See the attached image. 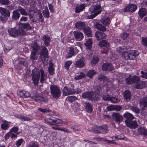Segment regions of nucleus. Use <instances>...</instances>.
<instances>
[{
  "instance_id": "f257e3e1",
  "label": "nucleus",
  "mask_w": 147,
  "mask_h": 147,
  "mask_svg": "<svg viewBox=\"0 0 147 147\" xmlns=\"http://www.w3.org/2000/svg\"><path fill=\"white\" fill-rule=\"evenodd\" d=\"M18 24L19 28L17 30L15 28L8 29V33L10 36L13 37H16L19 35H25L26 34H28L26 31L32 29V28L29 23L18 22Z\"/></svg>"
},
{
  "instance_id": "f03ea898",
  "label": "nucleus",
  "mask_w": 147,
  "mask_h": 147,
  "mask_svg": "<svg viewBox=\"0 0 147 147\" xmlns=\"http://www.w3.org/2000/svg\"><path fill=\"white\" fill-rule=\"evenodd\" d=\"M45 122L48 124L51 125L56 126V127L53 126L52 127V129L55 130H60V128L58 127L59 125L57 124H61L62 123V121L61 120L58 118H46L45 119Z\"/></svg>"
},
{
  "instance_id": "7ed1b4c3",
  "label": "nucleus",
  "mask_w": 147,
  "mask_h": 147,
  "mask_svg": "<svg viewBox=\"0 0 147 147\" xmlns=\"http://www.w3.org/2000/svg\"><path fill=\"white\" fill-rule=\"evenodd\" d=\"M50 90L51 96L53 99H57L61 95V90L57 85H51L50 86Z\"/></svg>"
},
{
  "instance_id": "20e7f679",
  "label": "nucleus",
  "mask_w": 147,
  "mask_h": 147,
  "mask_svg": "<svg viewBox=\"0 0 147 147\" xmlns=\"http://www.w3.org/2000/svg\"><path fill=\"white\" fill-rule=\"evenodd\" d=\"M101 7L99 5H96L92 6L90 8V11L91 14L88 16L89 19H92L100 13Z\"/></svg>"
},
{
  "instance_id": "39448f33",
  "label": "nucleus",
  "mask_w": 147,
  "mask_h": 147,
  "mask_svg": "<svg viewBox=\"0 0 147 147\" xmlns=\"http://www.w3.org/2000/svg\"><path fill=\"white\" fill-rule=\"evenodd\" d=\"M31 76L34 85H38L40 77V69L37 68L33 69L32 71Z\"/></svg>"
},
{
  "instance_id": "423d86ee",
  "label": "nucleus",
  "mask_w": 147,
  "mask_h": 147,
  "mask_svg": "<svg viewBox=\"0 0 147 147\" xmlns=\"http://www.w3.org/2000/svg\"><path fill=\"white\" fill-rule=\"evenodd\" d=\"M42 51L41 53L39 59L43 63L46 64L48 62V50L44 46H42Z\"/></svg>"
},
{
  "instance_id": "0eeeda50",
  "label": "nucleus",
  "mask_w": 147,
  "mask_h": 147,
  "mask_svg": "<svg viewBox=\"0 0 147 147\" xmlns=\"http://www.w3.org/2000/svg\"><path fill=\"white\" fill-rule=\"evenodd\" d=\"M139 53L135 50H130L125 53L124 58L126 59L134 60L139 55Z\"/></svg>"
},
{
  "instance_id": "6e6552de",
  "label": "nucleus",
  "mask_w": 147,
  "mask_h": 147,
  "mask_svg": "<svg viewBox=\"0 0 147 147\" xmlns=\"http://www.w3.org/2000/svg\"><path fill=\"white\" fill-rule=\"evenodd\" d=\"M32 98L33 100L42 104H45L47 103L48 101L47 96L43 95L40 96L36 94L35 96L32 97Z\"/></svg>"
},
{
  "instance_id": "1a4fd4ad",
  "label": "nucleus",
  "mask_w": 147,
  "mask_h": 147,
  "mask_svg": "<svg viewBox=\"0 0 147 147\" xmlns=\"http://www.w3.org/2000/svg\"><path fill=\"white\" fill-rule=\"evenodd\" d=\"M94 93L92 91L87 92L82 94V97L83 98H88L92 100L97 101L98 99V98L96 96H94Z\"/></svg>"
},
{
  "instance_id": "9d476101",
  "label": "nucleus",
  "mask_w": 147,
  "mask_h": 147,
  "mask_svg": "<svg viewBox=\"0 0 147 147\" xmlns=\"http://www.w3.org/2000/svg\"><path fill=\"white\" fill-rule=\"evenodd\" d=\"M99 45L101 47H104V51L102 52V53L107 54L108 53V50L110 49L109 44V42L107 40H103L100 41L99 43Z\"/></svg>"
},
{
  "instance_id": "9b49d317",
  "label": "nucleus",
  "mask_w": 147,
  "mask_h": 147,
  "mask_svg": "<svg viewBox=\"0 0 147 147\" xmlns=\"http://www.w3.org/2000/svg\"><path fill=\"white\" fill-rule=\"evenodd\" d=\"M140 78L138 76H134L132 77H129L125 79V82L127 84H134V86L137 83L138 81H140Z\"/></svg>"
},
{
  "instance_id": "f8f14e48",
  "label": "nucleus",
  "mask_w": 147,
  "mask_h": 147,
  "mask_svg": "<svg viewBox=\"0 0 147 147\" xmlns=\"http://www.w3.org/2000/svg\"><path fill=\"white\" fill-rule=\"evenodd\" d=\"M113 119L116 122L120 123L123 120V117L118 113H113L112 115Z\"/></svg>"
},
{
  "instance_id": "ddd939ff",
  "label": "nucleus",
  "mask_w": 147,
  "mask_h": 147,
  "mask_svg": "<svg viewBox=\"0 0 147 147\" xmlns=\"http://www.w3.org/2000/svg\"><path fill=\"white\" fill-rule=\"evenodd\" d=\"M31 20L33 22L38 23L41 21L42 23L44 21V18L41 13H38L34 17H30Z\"/></svg>"
},
{
  "instance_id": "4468645a",
  "label": "nucleus",
  "mask_w": 147,
  "mask_h": 147,
  "mask_svg": "<svg viewBox=\"0 0 147 147\" xmlns=\"http://www.w3.org/2000/svg\"><path fill=\"white\" fill-rule=\"evenodd\" d=\"M125 123L126 126L130 128L134 129L137 127V122L136 121L126 120L125 121Z\"/></svg>"
},
{
  "instance_id": "2eb2a0df",
  "label": "nucleus",
  "mask_w": 147,
  "mask_h": 147,
  "mask_svg": "<svg viewBox=\"0 0 147 147\" xmlns=\"http://www.w3.org/2000/svg\"><path fill=\"white\" fill-rule=\"evenodd\" d=\"M102 69L105 71H108L114 69V67L110 63H104L102 66Z\"/></svg>"
},
{
  "instance_id": "dca6fc26",
  "label": "nucleus",
  "mask_w": 147,
  "mask_h": 147,
  "mask_svg": "<svg viewBox=\"0 0 147 147\" xmlns=\"http://www.w3.org/2000/svg\"><path fill=\"white\" fill-rule=\"evenodd\" d=\"M139 103L140 107L142 110L146 109L147 108V96L140 99Z\"/></svg>"
},
{
  "instance_id": "f3484780",
  "label": "nucleus",
  "mask_w": 147,
  "mask_h": 147,
  "mask_svg": "<svg viewBox=\"0 0 147 147\" xmlns=\"http://www.w3.org/2000/svg\"><path fill=\"white\" fill-rule=\"evenodd\" d=\"M137 7L136 5L133 4H131L127 6L124 9V11L133 12L137 9Z\"/></svg>"
},
{
  "instance_id": "a211bd4d",
  "label": "nucleus",
  "mask_w": 147,
  "mask_h": 147,
  "mask_svg": "<svg viewBox=\"0 0 147 147\" xmlns=\"http://www.w3.org/2000/svg\"><path fill=\"white\" fill-rule=\"evenodd\" d=\"M73 34L76 40L78 41L82 40L84 37L83 34L81 32L74 31Z\"/></svg>"
},
{
  "instance_id": "6ab92c4d",
  "label": "nucleus",
  "mask_w": 147,
  "mask_h": 147,
  "mask_svg": "<svg viewBox=\"0 0 147 147\" xmlns=\"http://www.w3.org/2000/svg\"><path fill=\"white\" fill-rule=\"evenodd\" d=\"M134 87L137 89H142L147 87V82L146 81H138L137 83H135Z\"/></svg>"
},
{
  "instance_id": "aec40b11",
  "label": "nucleus",
  "mask_w": 147,
  "mask_h": 147,
  "mask_svg": "<svg viewBox=\"0 0 147 147\" xmlns=\"http://www.w3.org/2000/svg\"><path fill=\"white\" fill-rule=\"evenodd\" d=\"M74 89H72L67 86L64 87L63 90V95L66 96L69 95L74 94Z\"/></svg>"
},
{
  "instance_id": "412c9836",
  "label": "nucleus",
  "mask_w": 147,
  "mask_h": 147,
  "mask_svg": "<svg viewBox=\"0 0 147 147\" xmlns=\"http://www.w3.org/2000/svg\"><path fill=\"white\" fill-rule=\"evenodd\" d=\"M18 96L22 98H27L30 97V96L29 92L26 91H20L18 93Z\"/></svg>"
},
{
  "instance_id": "4be33fe9",
  "label": "nucleus",
  "mask_w": 147,
  "mask_h": 147,
  "mask_svg": "<svg viewBox=\"0 0 147 147\" xmlns=\"http://www.w3.org/2000/svg\"><path fill=\"white\" fill-rule=\"evenodd\" d=\"M95 36L98 40L106 38L107 35L105 33L99 31H97L95 34Z\"/></svg>"
},
{
  "instance_id": "5701e85b",
  "label": "nucleus",
  "mask_w": 147,
  "mask_h": 147,
  "mask_svg": "<svg viewBox=\"0 0 147 147\" xmlns=\"http://www.w3.org/2000/svg\"><path fill=\"white\" fill-rule=\"evenodd\" d=\"M123 97L124 99L127 101H130L131 98V94L130 91L128 90H125L123 93Z\"/></svg>"
},
{
  "instance_id": "b1692460",
  "label": "nucleus",
  "mask_w": 147,
  "mask_h": 147,
  "mask_svg": "<svg viewBox=\"0 0 147 147\" xmlns=\"http://www.w3.org/2000/svg\"><path fill=\"white\" fill-rule=\"evenodd\" d=\"M75 27L77 28L82 29L83 30L86 28V25L84 22L79 21L76 23Z\"/></svg>"
},
{
  "instance_id": "393cba45",
  "label": "nucleus",
  "mask_w": 147,
  "mask_h": 147,
  "mask_svg": "<svg viewBox=\"0 0 147 147\" xmlns=\"http://www.w3.org/2000/svg\"><path fill=\"white\" fill-rule=\"evenodd\" d=\"M42 40L46 46L48 47L49 45L51 40V38L49 36L46 35H43L42 37Z\"/></svg>"
},
{
  "instance_id": "a878e982",
  "label": "nucleus",
  "mask_w": 147,
  "mask_h": 147,
  "mask_svg": "<svg viewBox=\"0 0 147 147\" xmlns=\"http://www.w3.org/2000/svg\"><path fill=\"white\" fill-rule=\"evenodd\" d=\"M75 65L76 67L82 68L85 66V64L83 60L80 59L76 61Z\"/></svg>"
},
{
  "instance_id": "bb28decb",
  "label": "nucleus",
  "mask_w": 147,
  "mask_h": 147,
  "mask_svg": "<svg viewBox=\"0 0 147 147\" xmlns=\"http://www.w3.org/2000/svg\"><path fill=\"white\" fill-rule=\"evenodd\" d=\"M74 49L72 47H69L67 49V54L66 55V57L67 58L71 57L74 55Z\"/></svg>"
},
{
  "instance_id": "cd10ccee",
  "label": "nucleus",
  "mask_w": 147,
  "mask_h": 147,
  "mask_svg": "<svg viewBox=\"0 0 147 147\" xmlns=\"http://www.w3.org/2000/svg\"><path fill=\"white\" fill-rule=\"evenodd\" d=\"M126 49L125 46H122L119 47L117 49V51L118 53H119L121 55H123L124 57V54L126 52Z\"/></svg>"
},
{
  "instance_id": "c85d7f7f",
  "label": "nucleus",
  "mask_w": 147,
  "mask_h": 147,
  "mask_svg": "<svg viewBox=\"0 0 147 147\" xmlns=\"http://www.w3.org/2000/svg\"><path fill=\"white\" fill-rule=\"evenodd\" d=\"M40 81L42 83L44 82L46 80V75L45 74L42 69H40Z\"/></svg>"
},
{
  "instance_id": "c756f323",
  "label": "nucleus",
  "mask_w": 147,
  "mask_h": 147,
  "mask_svg": "<svg viewBox=\"0 0 147 147\" xmlns=\"http://www.w3.org/2000/svg\"><path fill=\"white\" fill-rule=\"evenodd\" d=\"M0 12L2 16H5L8 17L10 16V13L9 11L4 8H0Z\"/></svg>"
},
{
  "instance_id": "7c9ffc66",
  "label": "nucleus",
  "mask_w": 147,
  "mask_h": 147,
  "mask_svg": "<svg viewBox=\"0 0 147 147\" xmlns=\"http://www.w3.org/2000/svg\"><path fill=\"white\" fill-rule=\"evenodd\" d=\"M94 26L97 29L101 31H104L106 30V27L98 22H96L94 24Z\"/></svg>"
},
{
  "instance_id": "2f4dec72",
  "label": "nucleus",
  "mask_w": 147,
  "mask_h": 147,
  "mask_svg": "<svg viewBox=\"0 0 147 147\" xmlns=\"http://www.w3.org/2000/svg\"><path fill=\"white\" fill-rule=\"evenodd\" d=\"M138 132L140 134L145 136H147V129L144 127H140L138 129Z\"/></svg>"
},
{
  "instance_id": "473e14b6",
  "label": "nucleus",
  "mask_w": 147,
  "mask_h": 147,
  "mask_svg": "<svg viewBox=\"0 0 147 147\" xmlns=\"http://www.w3.org/2000/svg\"><path fill=\"white\" fill-rule=\"evenodd\" d=\"M99 129L100 131V133L106 134L109 132L108 127L106 125H104L99 127Z\"/></svg>"
},
{
  "instance_id": "72a5a7b5",
  "label": "nucleus",
  "mask_w": 147,
  "mask_h": 147,
  "mask_svg": "<svg viewBox=\"0 0 147 147\" xmlns=\"http://www.w3.org/2000/svg\"><path fill=\"white\" fill-rule=\"evenodd\" d=\"M85 109L86 111L88 113L92 112V105L89 103L86 102L85 103Z\"/></svg>"
},
{
  "instance_id": "f704fd0d",
  "label": "nucleus",
  "mask_w": 147,
  "mask_h": 147,
  "mask_svg": "<svg viewBox=\"0 0 147 147\" xmlns=\"http://www.w3.org/2000/svg\"><path fill=\"white\" fill-rule=\"evenodd\" d=\"M147 14V11L145 8H143L140 9L138 11V14L141 18H142Z\"/></svg>"
},
{
  "instance_id": "c9c22d12",
  "label": "nucleus",
  "mask_w": 147,
  "mask_h": 147,
  "mask_svg": "<svg viewBox=\"0 0 147 147\" xmlns=\"http://www.w3.org/2000/svg\"><path fill=\"white\" fill-rule=\"evenodd\" d=\"M20 16V13L18 12V9L14 11H13L12 16L13 19L16 20L19 18Z\"/></svg>"
},
{
  "instance_id": "e433bc0d",
  "label": "nucleus",
  "mask_w": 147,
  "mask_h": 147,
  "mask_svg": "<svg viewBox=\"0 0 147 147\" xmlns=\"http://www.w3.org/2000/svg\"><path fill=\"white\" fill-rule=\"evenodd\" d=\"M124 117L127 119V120H129L134 119L135 117L131 113L128 112H126L123 114Z\"/></svg>"
},
{
  "instance_id": "4c0bfd02",
  "label": "nucleus",
  "mask_w": 147,
  "mask_h": 147,
  "mask_svg": "<svg viewBox=\"0 0 147 147\" xmlns=\"http://www.w3.org/2000/svg\"><path fill=\"white\" fill-rule=\"evenodd\" d=\"M9 122L5 121L3 122V123L1 125V128L3 130H7L9 127Z\"/></svg>"
},
{
  "instance_id": "58836bf2",
  "label": "nucleus",
  "mask_w": 147,
  "mask_h": 147,
  "mask_svg": "<svg viewBox=\"0 0 147 147\" xmlns=\"http://www.w3.org/2000/svg\"><path fill=\"white\" fill-rule=\"evenodd\" d=\"M31 47L32 49V51L37 52L39 49V47L37 43L35 42L32 44Z\"/></svg>"
},
{
  "instance_id": "ea45409f",
  "label": "nucleus",
  "mask_w": 147,
  "mask_h": 147,
  "mask_svg": "<svg viewBox=\"0 0 147 147\" xmlns=\"http://www.w3.org/2000/svg\"><path fill=\"white\" fill-rule=\"evenodd\" d=\"M92 45V41L91 38H89L87 40L86 43H84V45L89 50L90 49Z\"/></svg>"
},
{
  "instance_id": "a19ab883",
  "label": "nucleus",
  "mask_w": 147,
  "mask_h": 147,
  "mask_svg": "<svg viewBox=\"0 0 147 147\" xmlns=\"http://www.w3.org/2000/svg\"><path fill=\"white\" fill-rule=\"evenodd\" d=\"M85 8V6L84 4H82L77 6L76 8V12L77 13H79L83 10Z\"/></svg>"
},
{
  "instance_id": "79ce46f5",
  "label": "nucleus",
  "mask_w": 147,
  "mask_h": 147,
  "mask_svg": "<svg viewBox=\"0 0 147 147\" xmlns=\"http://www.w3.org/2000/svg\"><path fill=\"white\" fill-rule=\"evenodd\" d=\"M42 13L44 16L46 18H49V12L48 8L47 7H45L43 10Z\"/></svg>"
},
{
  "instance_id": "37998d69",
  "label": "nucleus",
  "mask_w": 147,
  "mask_h": 147,
  "mask_svg": "<svg viewBox=\"0 0 147 147\" xmlns=\"http://www.w3.org/2000/svg\"><path fill=\"white\" fill-rule=\"evenodd\" d=\"M17 117L22 121H30L31 120V119L30 118L24 116L18 115Z\"/></svg>"
},
{
  "instance_id": "c03bdc74",
  "label": "nucleus",
  "mask_w": 147,
  "mask_h": 147,
  "mask_svg": "<svg viewBox=\"0 0 147 147\" xmlns=\"http://www.w3.org/2000/svg\"><path fill=\"white\" fill-rule=\"evenodd\" d=\"M111 22L110 19L107 17L106 18L102 19L101 22L104 25L107 26L109 25Z\"/></svg>"
},
{
  "instance_id": "a18cd8bd",
  "label": "nucleus",
  "mask_w": 147,
  "mask_h": 147,
  "mask_svg": "<svg viewBox=\"0 0 147 147\" xmlns=\"http://www.w3.org/2000/svg\"><path fill=\"white\" fill-rule=\"evenodd\" d=\"M38 57V55L36 52L32 51L30 55V59L32 60H36Z\"/></svg>"
},
{
  "instance_id": "49530a36",
  "label": "nucleus",
  "mask_w": 147,
  "mask_h": 147,
  "mask_svg": "<svg viewBox=\"0 0 147 147\" xmlns=\"http://www.w3.org/2000/svg\"><path fill=\"white\" fill-rule=\"evenodd\" d=\"M83 31L84 32V33L88 36H91L92 34H91L90 29L89 28H85L84 29Z\"/></svg>"
},
{
  "instance_id": "de8ad7c7",
  "label": "nucleus",
  "mask_w": 147,
  "mask_h": 147,
  "mask_svg": "<svg viewBox=\"0 0 147 147\" xmlns=\"http://www.w3.org/2000/svg\"><path fill=\"white\" fill-rule=\"evenodd\" d=\"M96 71L94 70H90L87 72L86 76L91 78L95 74Z\"/></svg>"
},
{
  "instance_id": "09e8293b",
  "label": "nucleus",
  "mask_w": 147,
  "mask_h": 147,
  "mask_svg": "<svg viewBox=\"0 0 147 147\" xmlns=\"http://www.w3.org/2000/svg\"><path fill=\"white\" fill-rule=\"evenodd\" d=\"M18 11H20V13L22 15L25 16L28 15V13L25 11L24 9H23L21 7H20L18 8Z\"/></svg>"
},
{
  "instance_id": "8fccbe9b",
  "label": "nucleus",
  "mask_w": 147,
  "mask_h": 147,
  "mask_svg": "<svg viewBox=\"0 0 147 147\" xmlns=\"http://www.w3.org/2000/svg\"><path fill=\"white\" fill-rule=\"evenodd\" d=\"M131 110L136 114L140 113V109L137 107L132 106L131 108Z\"/></svg>"
},
{
  "instance_id": "3c124183",
  "label": "nucleus",
  "mask_w": 147,
  "mask_h": 147,
  "mask_svg": "<svg viewBox=\"0 0 147 147\" xmlns=\"http://www.w3.org/2000/svg\"><path fill=\"white\" fill-rule=\"evenodd\" d=\"M98 80L100 82H101L100 83H101L102 82H105V81L107 80V78L105 76L102 75H100L99 76L98 78Z\"/></svg>"
},
{
  "instance_id": "603ef678",
  "label": "nucleus",
  "mask_w": 147,
  "mask_h": 147,
  "mask_svg": "<svg viewBox=\"0 0 147 147\" xmlns=\"http://www.w3.org/2000/svg\"><path fill=\"white\" fill-rule=\"evenodd\" d=\"M98 61L99 59L97 57H94L92 60L91 63L92 66H94L98 62Z\"/></svg>"
},
{
  "instance_id": "864d4df0",
  "label": "nucleus",
  "mask_w": 147,
  "mask_h": 147,
  "mask_svg": "<svg viewBox=\"0 0 147 147\" xmlns=\"http://www.w3.org/2000/svg\"><path fill=\"white\" fill-rule=\"evenodd\" d=\"M85 76V75L83 72H81L80 73L79 75L75 76V79L76 80H79L84 78Z\"/></svg>"
},
{
  "instance_id": "5fc2aeb1",
  "label": "nucleus",
  "mask_w": 147,
  "mask_h": 147,
  "mask_svg": "<svg viewBox=\"0 0 147 147\" xmlns=\"http://www.w3.org/2000/svg\"><path fill=\"white\" fill-rule=\"evenodd\" d=\"M77 98L74 96H68L67 98V100L71 102H72L77 99Z\"/></svg>"
},
{
  "instance_id": "6e6d98bb",
  "label": "nucleus",
  "mask_w": 147,
  "mask_h": 147,
  "mask_svg": "<svg viewBox=\"0 0 147 147\" xmlns=\"http://www.w3.org/2000/svg\"><path fill=\"white\" fill-rule=\"evenodd\" d=\"M18 129L19 128L18 127H14L11 129L10 132H11L12 133V132H14L17 134H18Z\"/></svg>"
},
{
  "instance_id": "4d7b16f0",
  "label": "nucleus",
  "mask_w": 147,
  "mask_h": 147,
  "mask_svg": "<svg viewBox=\"0 0 147 147\" xmlns=\"http://www.w3.org/2000/svg\"><path fill=\"white\" fill-rule=\"evenodd\" d=\"M38 109L40 111L43 113H48L50 111L48 108L42 109L41 108H38Z\"/></svg>"
},
{
  "instance_id": "13d9d810",
  "label": "nucleus",
  "mask_w": 147,
  "mask_h": 147,
  "mask_svg": "<svg viewBox=\"0 0 147 147\" xmlns=\"http://www.w3.org/2000/svg\"><path fill=\"white\" fill-rule=\"evenodd\" d=\"M142 44L144 46L147 47V37H143L142 38Z\"/></svg>"
},
{
  "instance_id": "bf43d9fd",
  "label": "nucleus",
  "mask_w": 147,
  "mask_h": 147,
  "mask_svg": "<svg viewBox=\"0 0 147 147\" xmlns=\"http://www.w3.org/2000/svg\"><path fill=\"white\" fill-rule=\"evenodd\" d=\"M71 61H68L66 62L65 63V67L66 69L68 70L69 69V66L72 64Z\"/></svg>"
},
{
  "instance_id": "052dcab7",
  "label": "nucleus",
  "mask_w": 147,
  "mask_h": 147,
  "mask_svg": "<svg viewBox=\"0 0 147 147\" xmlns=\"http://www.w3.org/2000/svg\"><path fill=\"white\" fill-rule=\"evenodd\" d=\"M28 147H39L38 144H36L35 142H33L29 144L28 145Z\"/></svg>"
},
{
  "instance_id": "680f3d73",
  "label": "nucleus",
  "mask_w": 147,
  "mask_h": 147,
  "mask_svg": "<svg viewBox=\"0 0 147 147\" xmlns=\"http://www.w3.org/2000/svg\"><path fill=\"white\" fill-rule=\"evenodd\" d=\"M0 3L4 5H8L9 4V1L8 0H0Z\"/></svg>"
},
{
  "instance_id": "e2e57ef3",
  "label": "nucleus",
  "mask_w": 147,
  "mask_h": 147,
  "mask_svg": "<svg viewBox=\"0 0 147 147\" xmlns=\"http://www.w3.org/2000/svg\"><path fill=\"white\" fill-rule=\"evenodd\" d=\"M49 73L50 74L52 75L53 74L54 70L53 66H50L48 69Z\"/></svg>"
},
{
  "instance_id": "0e129e2a",
  "label": "nucleus",
  "mask_w": 147,
  "mask_h": 147,
  "mask_svg": "<svg viewBox=\"0 0 147 147\" xmlns=\"http://www.w3.org/2000/svg\"><path fill=\"white\" fill-rule=\"evenodd\" d=\"M129 34L126 33H124L121 34V36L124 40L126 39L129 36Z\"/></svg>"
},
{
  "instance_id": "69168bd1",
  "label": "nucleus",
  "mask_w": 147,
  "mask_h": 147,
  "mask_svg": "<svg viewBox=\"0 0 147 147\" xmlns=\"http://www.w3.org/2000/svg\"><path fill=\"white\" fill-rule=\"evenodd\" d=\"M23 140L22 139H21L18 140L16 143V145L17 146H20L23 142Z\"/></svg>"
},
{
  "instance_id": "338daca9",
  "label": "nucleus",
  "mask_w": 147,
  "mask_h": 147,
  "mask_svg": "<svg viewBox=\"0 0 147 147\" xmlns=\"http://www.w3.org/2000/svg\"><path fill=\"white\" fill-rule=\"evenodd\" d=\"M8 17L2 16L0 17L1 20L3 22H5L7 20Z\"/></svg>"
},
{
  "instance_id": "774afa93",
  "label": "nucleus",
  "mask_w": 147,
  "mask_h": 147,
  "mask_svg": "<svg viewBox=\"0 0 147 147\" xmlns=\"http://www.w3.org/2000/svg\"><path fill=\"white\" fill-rule=\"evenodd\" d=\"M115 105H111L109 106H107V109L108 111H111L115 110Z\"/></svg>"
}]
</instances>
